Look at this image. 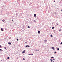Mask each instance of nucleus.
<instances>
[{"label":"nucleus","instance_id":"f257e3e1","mask_svg":"<svg viewBox=\"0 0 62 62\" xmlns=\"http://www.w3.org/2000/svg\"><path fill=\"white\" fill-rule=\"evenodd\" d=\"M51 49H53L54 50H55V49H54V47H52L51 48Z\"/></svg>","mask_w":62,"mask_h":62},{"label":"nucleus","instance_id":"f03ea898","mask_svg":"<svg viewBox=\"0 0 62 62\" xmlns=\"http://www.w3.org/2000/svg\"><path fill=\"white\" fill-rule=\"evenodd\" d=\"M38 34H40V31H38Z\"/></svg>","mask_w":62,"mask_h":62},{"label":"nucleus","instance_id":"7ed1b4c3","mask_svg":"<svg viewBox=\"0 0 62 62\" xmlns=\"http://www.w3.org/2000/svg\"><path fill=\"white\" fill-rule=\"evenodd\" d=\"M25 53V50H24L22 52V54H23V53Z\"/></svg>","mask_w":62,"mask_h":62},{"label":"nucleus","instance_id":"20e7f679","mask_svg":"<svg viewBox=\"0 0 62 62\" xmlns=\"http://www.w3.org/2000/svg\"><path fill=\"white\" fill-rule=\"evenodd\" d=\"M33 54H29V55H33Z\"/></svg>","mask_w":62,"mask_h":62},{"label":"nucleus","instance_id":"39448f33","mask_svg":"<svg viewBox=\"0 0 62 62\" xmlns=\"http://www.w3.org/2000/svg\"><path fill=\"white\" fill-rule=\"evenodd\" d=\"M34 17H35L36 16V14H34Z\"/></svg>","mask_w":62,"mask_h":62},{"label":"nucleus","instance_id":"423d86ee","mask_svg":"<svg viewBox=\"0 0 62 62\" xmlns=\"http://www.w3.org/2000/svg\"><path fill=\"white\" fill-rule=\"evenodd\" d=\"M44 41H45V42H47V40H45Z\"/></svg>","mask_w":62,"mask_h":62},{"label":"nucleus","instance_id":"0eeeda50","mask_svg":"<svg viewBox=\"0 0 62 62\" xmlns=\"http://www.w3.org/2000/svg\"><path fill=\"white\" fill-rule=\"evenodd\" d=\"M8 44H9L10 45H11V44L10 42H9L8 43Z\"/></svg>","mask_w":62,"mask_h":62},{"label":"nucleus","instance_id":"6e6552de","mask_svg":"<svg viewBox=\"0 0 62 62\" xmlns=\"http://www.w3.org/2000/svg\"><path fill=\"white\" fill-rule=\"evenodd\" d=\"M5 19H4L3 20H2V22H5Z\"/></svg>","mask_w":62,"mask_h":62},{"label":"nucleus","instance_id":"1a4fd4ad","mask_svg":"<svg viewBox=\"0 0 62 62\" xmlns=\"http://www.w3.org/2000/svg\"><path fill=\"white\" fill-rule=\"evenodd\" d=\"M9 59V57H7V59Z\"/></svg>","mask_w":62,"mask_h":62},{"label":"nucleus","instance_id":"9d476101","mask_svg":"<svg viewBox=\"0 0 62 62\" xmlns=\"http://www.w3.org/2000/svg\"><path fill=\"white\" fill-rule=\"evenodd\" d=\"M57 50H59V48H57Z\"/></svg>","mask_w":62,"mask_h":62},{"label":"nucleus","instance_id":"9b49d317","mask_svg":"<svg viewBox=\"0 0 62 62\" xmlns=\"http://www.w3.org/2000/svg\"><path fill=\"white\" fill-rule=\"evenodd\" d=\"M1 30L2 31H3V29H2V28H1Z\"/></svg>","mask_w":62,"mask_h":62},{"label":"nucleus","instance_id":"f8f14e48","mask_svg":"<svg viewBox=\"0 0 62 62\" xmlns=\"http://www.w3.org/2000/svg\"><path fill=\"white\" fill-rule=\"evenodd\" d=\"M50 60L51 61V62H52V61H53V60H52V59H51Z\"/></svg>","mask_w":62,"mask_h":62},{"label":"nucleus","instance_id":"ddd939ff","mask_svg":"<svg viewBox=\"0 0 62 62\" xmlns=\"http://www.w3.org/2000/svg\"><path fill=\"white\" fill-rule=\"evenodd\" d=\"M59 31H60V32H61V30H59Z\"/></svg>","mask_w":62,"mask_h":62},{"label":"nucleus","instance_id":"4468645a","mask_svg":"<svg viewBox=\"0 0 62 62\" xmlns=\"http://www.w3.org/2000/svg\"><path fill=\"white\" fill-rule=\"evenodd\" d=\"M54 58V57H51V58Z\"/></svg>","mask_w":62,"mask_h":62},{"label":"nucleus","instance_id":"2eb2a0df","mask_svg":"<svg viewBox=\"0 0 62 62\" xmlns=\"http://www.w3.org/2000/svg\"><path fill=\"white\" fill-rule=\"evenodd\" d=\"M54 27H52V29H54Z\"/></svg>","mask_w":62,"mask_h":62},{"label":"nucleus","instance_id":"dca6fc26","mask_svg":"<svg viewBox=\"0 0 62 62\" xmlns=\"http://www.w3.org/2000/svg\"><path fill=\"white\" fill-rule=\"evenodd\" d=\"M28 28H30V27H29V26H28Z\"/></svg>","mask_w":62,"mask_h":62},{"label":"nucleus","instance_id":"f3484780","mask_svg":"<svg viewBox=\"0 0 62 62\" xmlns=\"http://www.w3.org/2000/svg\"><path fill=\"white\" fill-rule=\"evenodd\" d=\"M17 41H18V40H19L18 39H17Z\"/></svg>","mask_w":62,"mask_h":62},{"label":"nucleus","instance_id":"a211bd4d","mask_svg":"<svg viewBox=\"0 0 62 62\" xmlns=\"http://www.w3.org/2000/svg\"><path fill=\"white\" fill-rule=\"evenodd\" d=\"M0 52H1V51H2V49H0Z\"/></svg>","mask_w":62,"mask_h":62},{"label":"nucleus","instance_id":"6ab92c4d","mask_svg":"<svg viewBox=\"0 0 62 62\" xmlns=\"http://www.w3.org/2000/svg\"><path fill=\"white\" fill-rule=\"evenodd\" d=\"M33 22H36V21L35 20H34L33 21Z\"/></svg>","mask_w":62,"mask_h":62},{"label":"nucleus","instance_id":"aec40b11","mask_svg":"<svg viewBox=\"0 0 62 62\" xmlns=\"http://www.w3.org/2000/svg\"><path fill=\"white\" fill-rule=\"evenodd\" d=\"M55 54H56V52L55 51L54 52Z\"/></svg>","mask_w":62,"mask_h":62},{"label":"nucleus","instance_id":"412c9836","mask_svg":"<svg viewBox=\"0 0 62 62\" xmlns=\"http://www.w3.org/2000/svg\"><path fill=\"white\" fill-rule=\"evenodd\" d=\"M51 37H53V36H52V35H51Z\"/></svg>","mask_w":62,"mask_h":62},{"label":"nucleus","instance_id":"4be33fe9","mask_svg":"<svg viewBox=\"0 0 62 62\" xmlns=\"http://www.w3.org/2000/svg\"><path fill=\"white\" fill-rule=\"evenodd\" d=\"M27 46H28V45L26 46V47H27Z\"/></svg>","mask_w":62,"mask_h":62},{"label":"nucleus","instance_id":"5701e85b","mask_svg":"<svg viewBox=\"0 0 62 62\" xmlns=\"http://www.w3.org/2000/svg\"><path fill=\"white\" fill-rule=\"evenodd\" d=\"M23 60H25V59H24V58H23Z\"/></svg>","mask_w":62,"mask_h":62},{"label":"nucleus","instance_id":"b1692460","mask_svg":"<svg viewBox=\"0 0 62 62\" xmlns=\"http://www.w3.org/2000/svg\"><path fill=\"white\" fill-rule=\"evenodd\" d=\"M28 46V47H30V46Z\"/></svg>","mask_w":62,"mask_h":62},{"label":"nucleus","instance_id":"393cba45","mask_svg":"<svg viewBox=\"0 0 62 62\" xmlns=\"http://www.w3.org/2000/svg\"><path fill=\"white\" fill-rule=\"evenodd\" d=\"M53 60H55V59H54V58H53Z\"/></svg>","mask_w":62,"mask_h":62},{"label":"nucleus","instance_id":"a878e982","mask_svg":"<svg viewBox=\"0 0 62 62\" xmlns=\"http://www.w3.org/2000/svg\"><path fill=\"white\" fill-rule=\"evenodd\" d=\"M61 44H62V42H61Z\"/></svg>","mask_w":62,"mask_h":62},{"label":"nucleus","instance_id":"bb28decb","mask_svg":"<svg viewBox=\"0 0 62 62\" xmlns=\"http://www.w3.org/2000/svg\"><path fill=\"white\" fill-rule=\"evenodd\" d=\"M25 43H26V44L27 43V42H25Z\"/></svg>","mask_w":62,"mask_h":62},{"label":"nucleus","instance_id":"cd10ccee","mask_svg":"<svg viewBox=\"0 0 62 62\" xmlns=\"http://www.w3.org/2000/svg\"><path fill=\"white\" fill-rule=\"evenodd\" d=\"M4 49H6V47H4Z\"/></svg>","mask_w":62,"mask_h":62},{"label":"nucleus","instance_id":"c85d7f7f","mask_svg":"<svg viewBox=\"0 0 62 62\" xmlns=\"http://www.w3.org/2000/svg\"><path fill=\"white\" fill-rule=\"evenodd\" d=\"M54 2H55V1H54Z\"/></svg>","mask_w":62,"mask_h":62},{"label":"nucleus","instance_id":"c756f323","mask_svg":"<svg viewBox=\"0 0 62 62\" xmlns=\"http://www.w3.org/2000/svg\"><path fill=\"white\" fill-rule=\"evenodd\" d=\"M0 47H2V46L1 45L0 46Z\"/></svg>","mask_w":62,"mask_h":62},{"label":"nucleus","instance_id":"7c9ffc66","mask_svg":"<svg viewBox=\"0 0 62 62\" xmlns=\"http://www.w3.org/2000/svg\"><path fill=\"white\" fill-rule=\"evenodd\" d=\"M47 31V30H46V31Z\"/></svg>","mask_w":62,"mask_h":62},{"label":"nucleus","instance_id":"2f4dec72","mask_svg":"<svg viewBox=\"0 0 62 62\" xmlns=\"http://www.w3.org/2000/svg\"><path fill=\"white\" fill-rule=\"evenodd\" d=\"M12 21H13V20H12Z\"/></svg>","mask_w":62,"mask_h":62},{"label":"nucleus","instance_id":"473e14b6","mask_svg":"<svg viewBox=\"0 0 62 62\" xmlns=\"http://www.w3.org/2000/svg\"><path fill=\"white\" fill-rule=\"evenodd\" d=\"M35 50H36V51H37V50H36V49Z\"/></svg>","mask_w":62,"mask_h":62},{"label":"nucleus","instance_id":"72a5a7b5","mask_svg":"<svg viewBox=\"0 0 62 62\" xmlns=\"http://www.w3.org/2000/svg\"><path fill=\"white\" fill-rule=\"evenodd\" d=\"M53 62H54V61H53Z\"/></svg>","mask_w":62,"mask_h":62},{"label":"nucleus","instance_id":"f704fd0d","mask_svg":"<svg viewBox=\"0 0 62 62\" xmlns=\"http://www.w3.org/2000/svg\"><path fill=\"white\" fill-rule=\"evenodd\" d=\"M57 25H58V24H57Z\"/></svg>","mask_w":62,"mask_h":62}]
</instances>
